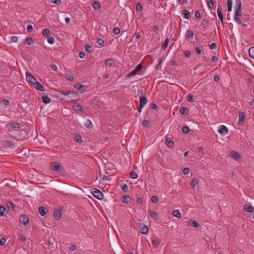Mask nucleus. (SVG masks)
Segmentation results:
<instances>
[{
  "label": "nucleus",
  "instance_id": "f257e3e1",
  "mask_svg": "<svg viewBox=\"0 0 254 254\" xmlns=\"http://www.w3.org/2000/svg\"><path fill=\"white\" fill-rule=\"evenodd\" d=\"M26 77L27 81L37 90L41 91L45 90V87L37 81V79L30 72H26Z\"/></svg>",
  "mask_w": 254,
  "mask_h": 254
},
{
  "label": "nucleus",
  "instance_id": "f03ea898",
  "mask_svg": "<svg viewBox=\"0 0 254 254\" xmlns=\"http://www.w3.org/2000/svg\"><path fill=\"white\" fill-rule=\"evenodd\" d=\"M143 68V66L141 64H138L135 67V68L131 71L127 75V78H129L133 76H135L138 74V72L141 71Z\"/></svg>",
  "mask_w": 254,
  "mask_h": 254
},
{
  "label": "nucleus",
  "instance_id": "7ed1b4c3",
  "mask_svg": "<svg viewBox=\"0 0 254 254\" xmlns=\"http://www.w3.org/2000/svg\"><path fill=\"white\" fill-rule=\"evenodd\" d=\"M235 10V14L237 15L241 16L242 14V9H241V2L240 0H235V5L234 7Z\"/></svg>",
  "mask_w": 254,
  "mask_h": 254
},
{
  "label": "nucleus",
  "instance_id": "20e7f679",
  "mask_svg": "<svg viewBox=\"0 0 254 254\" xmlns=\"http://www.w3.org/2000/svg\"><path fill=\"white\" fill-rule=\"evenodd\" d=\"M50 168L54 171H56L59 172H61L63 170V167L57 162H53L50 164Z\"/></svg>",
  "mask_w": 254,
  "mask_h": 254
},
{
  "label": "nucleus",
  "instance_id": "39448f33",
  "mask_svg": "<svg viewBox=\"0 0 254 254\" xmlns=\"http://www.w3.org/2000/svg\"><path fill=\"white\" fill-rule=\"evenodd\" d=\"M93 195L99 200H101L103 198V193L98 189H94L91 192Z\"/></svg>",
  "mask_w": 254,
  "mask_h": 254
},
{
  "label": "nucleus",
  "instance_id": "423d86ee",
  "mask_svg": "<svg viewBox=\"0 0 254 254\" xmlns=\"http://www.w3.org/2000/svg\"><path fill=\"white\" fill-rule=\"evenodd\" d=\"M2 145L3 146H0V149L3 152L5 151V150L9 149H14L16 150V149L14 147L15 144H2Z\"/></svg>",
  "mask_w": 254,
  "mask_h": 254
},
{
  "label": "nucleus",
  "instance_id": "0eeeda50",
  "mask_svg": "<svg viewBox=\"0 0 254 254\" xmlns=\"http://www.w3.org/2000/svg\"><path fill=\"white\" fill-rule=\"evenodd\" d=\"M20 222L24 225H26L29 222V217L25 214H22L19 218Z\"/></svg>",
  "mask_w": 254,
  "mask_h": 254
},
{
  "label": "nucleus",
  "instance_id": "6e6552de",
  "mask_svg": "<svg viewBox=\"0 0 254 254\" xmlns=\"http://www.w3.org/2000/svg\"><path fill=\"white\" fill-rule=\"evenodd\" d=\"M246 117V113L244 112H241L239 114L238 117V124L239 125H241L242 124L243 122H244L245 119Z\"/></svg>",
  "mask_w": 254,
  "mask_h": 254
},
{
  "label": "nucleus",
  "instance_id": "1a4fd4ad",
  "mask_svg": "<svg viewBox=\"0 0 254 254\" xmlns=\"http://www.w3.org/2000/svg\"><path fill=\"white\" fill-rule=\"evenodd\" d=\"M105 63L107 66L114 67L116 65V60L111 58L106 60Z\"/></svg>",
  "mask_w": 254,
  "mask_h": 254
},
{
  "label": "nucleus",
  "instance_id": "9d476101",
  "mask_svg": "<svg viewBox=\"0 0 254 254\" xmlns=\"http://www.w3.org/2000/svg\"><path fill=\"white\" fill-rule=\"evenodd\" d=\"M147 103V99L145 95L143 96L142 93L141 95L139 96V104L144 106Z\"/></svg>",
  "mask_w": 254,
  "mask_h": 254
},
{
  "label": "nucleus",
  "instance_id": "9b49d317",
  "mask_svg": "<svg viewBox=\"0 0 254 254\" xmlns=\"http://www.w3.org/2000/svg\"><path fill=\"white\" fill-rule=\"evenodd\" d=\"M48 243L49 249L52 251V250H54L55 247H54V244L55 242V239H49L47 240Z\"/></svg>",
  "mask_w": 254,
  "mask_h": 254
},
{
  "label": "nucleus",
  "instance_id": "f8f14e48",
  "mask_svg": "<svg viewBox=\"0 0 254 254\" xmlns=\"http://www.w3.org/2000/svg\"><path fill=\"white\" fill-rule=\"evenodd\" d=\"M139 227L141 229V233L146 234L148 232V227L144 224H139Z\"/></svg>",
  "mask_w": 254,
  "mask_h": 254
},
{
  "label": "nucleus",
  "instance_id": "ddd939ff",
  "mask_svg": "<svg viewBox=\"0 0 254 254\" xmlns=\"http://www.w3.org/2000/svg\"><path fill=\"white\" fill-rule=\"evenodd\" d=\"M218 131L221 134L225 135L228 132V129L225 126L222 125L220 126Z\"/></svg>",
  "mask_w": 254,
  "mask_h": 254
},
{
  "label": "nucleus",
  "instance_id": "4468645a",
  "mask_svg": "<svg viewBox=\"0 0 254 254\" xmlns=\"http://www.w3.org/2000/svg\"><path fill=\"white\" fill-rule=\"evenodd\" d=\"M72 107H73V109L75 112H79V111L81 112L83 110L82 107L81 106V105H80L79 104L74 103Z\"/></svg>",
  "mask_w": 254,
  "mask_h": 254
},
{
  "label": "nucleus",
  "instance_id": "2eb2a0df",
  "mask_svg": "<svg viewBox=\"0 0 254 254\" xmlns=\"http://www.w3.org/2000/svg\"><path fill=\"white\" fill-rule=\"evenodd\" d=\"M14 237L16 239L23 242H26L27 240V238L20 233H18Z\"/></svg>",
  "mask_w": 254,
  "mask_h": 254
},
{
  "label": "nucleus",
  "instance_id": "dca6fc26",
  "mask_svg": "<svg viewBox=\"0 0 254 254\" xmlns=\"http://www.w3.org/2000/svg\"><path fill=\"white\" fill-rule=\"evenodd\" d=\"M38 211L39 213L42 216H44L46 213L48 211V210L47 208L43 206H40L38 209Z\"/></svg>",
  "mask_w": 254,
  "mask_h": 254
},
{
  "label": "nucleus",
  "instance_id": "f3484780",
  "mask_svg": "<svg viewBox=\"0 0 254 254\" xmlns=\"http://www.w3.org/2000/svg\"><path fill=\"white\" fill-rule=\"evenodd\" d=\"M231 156L235 160H238L241 158L240 154L235 151L230 152Z\"/></svg>",
  "mask_w": 254,
  "mask_h": 254
},
{
  "label": "nucleus",
  "instance_id": "a211bd4d",
  "mask_svg": "<svg viewBox=\"0 0 254 254\" xmlns=\"http://www.w3.org/2000/svg\"><path fill=\"white\" fill-rule=\"evenodd\" d=\"M221 9L222 8H221V6L220 5L218 6V8H217V14H218V16L219 19L220 20V22H222V21L223 20V15H222V12H221Z\"/></svg>",
  "mask_w": 254,
  "mask_h": 254
},
{
  "label": "nucleus",
  "instance_id": "6ab92c4d",
  "mask_svg": "<svg viewBox=\"0 0 254 254\" xmlns=\"http://www.w3.org/2000/svg\"><path fill=\"white\" fill-rule=\"evenodd\" d=\"M122 200L126 203H129L131 200V197L129 195H124L122 196Z\"/></svg>",
  "mask_w": 254,
  "mask_h": 254
},
{
  "label": "nucleus",
  "instance_id": "aec40b11",
  "mask_svg": "<svg viewBox=\"0 0 254 254\" xmlns=\"http://www.w3.org/2000/svg\"><path fill=\"white\" fill-rule=\"evenodd\" d=\"M189 225L195 228H198L200 226V224L195 220H190L189 222Z\"/></svg>",
  "mask_w": 254,
  "mask_h": 254
},
{
  "label": "nucleus",
  "instance_id": "412c9836",
  "mask_svg": "<svg viewBox=\"0 0 254 254\" xmlns=\"http://www.w3.org/2000/svg\"><path fill=\"white\" fill-rule=\"evenodd\" d=\"M181 14L183 17L186 19H189L190 17V13L186 10H183L181 11Z\"/></svg>",
  "mask_w": 254,
  "mask_h": 254
},
{
  "label": "nucleus",
  "instance_id": "4be33fe9",
  "mask_svg": "<svg viewBox=\"0 0 254 254\" xmlns=\"http://www.w3.org/2000/svg\"><path fill=\"white\" fill-rule=\"evenodd\" d=\"M61 215H62V213H61V210H56L54 211V216L55 218L57 220H59L61 218Z\"/></svg>",
  "mask_w": 254,
  "mask_h": 254
},
{
  "label": "nucleus",
  "instance_id": "5701e85b",
  "mask_svg": "<svg viewBox=\"0 0 254 254\" xmlns=\"http://www.w3.org/2000/svg\"><path fill=\"white\" fill-rule=\"evenodd\" d=\"M244 209L248 212H252L254 210L253 207L249 204H245Z\"/></svg>",
  "mask_w": 254,
  "mask_h": 254
},
{
  "label": "nucleus",
  "instance_id": "b1692460",
  "mask_svg": "<svg viewBox=\"0 0 254 254\" xmlns=\"http://www.w3.org/2000/svg\"><path fill=\"white\" fill-rule=\"evenodd\" d=\"M42 99L43 102L45 104L49 103L51 102V99L48 96L43 95L42 96Z\"/></svg>",
  "mask_w": 254,
  "mask_h": 254
},
{
  "label": "nucleus",
  "instance_id": "393cba45",
  "mask_svg": "<svg viewBox=\"0 0 254 254\" xmlns=\"http://www.w3.org/2000/svg\"><path fill=\"white\" fill-rule=\"evenodd\" d=\"M6 205L7 207L9 209V210H14V204L10 201H6Z\"/></svg>",
  "mask_w": 254,
  "mask_h": 254
},
{
  "label": "nucleus",
  "instance_id": "a878e982",
  "mask_svg": "<svg viewBox=\"0 0 254 254\" xmlns=\"http://www.w3.org/2000/svg\"><path fill=\"white\" fill-rule=\"evenodd\" d=\"M84 126L90 129L93 127V125L90 120L88 119L84 124Z\"/></svg>",
  "mask_w": 254,
  "mask_h": 254
},
{
  "label": "nucleus",
  "instance_id": "bb28decb",
  "mask_svg": "<svg viewBox=\"0 0 254 254\" xmlns=\"http://www.w3.org/2000/svg\"><path fill=\"white\" fill-rule=\"evenodd\" d=\"M10 126L14 128H19L21 127L20 124L17 122L11 123Z\"/></svg>",
  "mask_w": 254,
  "mask_h": 254
},
{
  "label": "nucleus",
  "instance_id": "cd10ccee",
  "mask_svg": "<svg viewBox=\"0 0 254 254\" xmlns=\"http://www.w3.org/2000/svg\"><path fill=\"white\" fill-rule=\"evenodd\" d=\"M150 215L152 217L154 220H158V215L156 212L154 210L150 211Z\"/></svg>",
  "mask_w": 254,
  "mask_h": 254
},
{
  "label": "nucleus",
  "instance_id": "c85d7f7f",
  "mask_svg": "<svg viewBox=\"0 0 254 254\" xmlns=\"http://www.w3.org/2000/svg\"><path fill=\"white\" fill-rule=\"evenodd\" d=\"M24 43L28 45H31L34 43V40L31 37H28L25 39Z\"/></svg>",
  "mask_w": 254,
  "mask_h": 254
},
{
  "label": "nucleus",
  "instance_id": "c756f323",
  "mask_svg": "<svg viewBox=\"0 0 254 254\" xmlns=\"http://www.w3.org/2000/svg\"><path fill=\"white\" fill-rule=\"evenodd\" d=\"M68 72V71H65V77L70 81H73L74 80V77L72 75L69 74Z\"/></svg>",
  "mask_w": 254,
  "mask_h": 254
},
{
  "label": "nucleus",
  "instance_id": "7c9ffc66",
  "mask_svg": "<svg viewBox=\"0 0 254 254\" xmlns=\"http://www.w3.org/2000/svg\"><path fill=\"white\" fill-rule=\"evenodd\" d=\"M228 11L230 12L232 10L233 1L232 0H227Z\"/></svg>",
  "mask_w": 254,
  "mask_h": 254
},
{
  "label": "nucleus",
  "instance_id": "2f4dec72",
  "mask_svg": "<svg viewBox=\"0 0 254 254\" xmlns=\"http://www.w3.org/2000/svg\"><path fill=\"white\" fill-rule=\"evenodd\" d=\"M187 36L190 39H193V33L190 30H188L187 32Z\"/></svg>",
  "mask_w": 254,
  "mask_h": 254
},
{
  "label": "nucleus",
  "instance_id": "473e14b6",
  "mask_svg": "<svg viewBox=\"0 0 254 254\" xmlns=\"http://www.w3.org/2000/svg\"><path fill=\"white\" fill-rule=\"evenodd\" d=\"M93 7L94 9L98 10L100 8L101 5H100V3L98 1H96L93 2Z\"/></svg>",
  "mask_w": 254,
  "mask_h": 254
},
{
  "label": "nucleus",
  "instance_id": "72a5a7b5",
  "mask_svg": "<svg viewBox=\"0 0 254 254\" xmlns=\"http://www.w3.org/2000/svg\"><path fill=\"white\" fill-rule=\"evenodd\" d=\"M234 18L235 21L239 24L242 23V20L240 18V16L237 15L236 14H234Z\"/></svg>",
  "mask_w": 254,
  "mask_h": 254
},
{
  "label": "nucleus",
  "instance_id": "f704fd0d",
  "mask_svg": "<svg viewBox=\"0 0 254 254\" xmlns=\"http://www.w3.org/2000/svg\"><path fill=\"white\" fill-rule=\"evenodd\" d=\"M85 49L89 53H91L93 52V50L92 46L89 45H86L85 46Z\"/></svg>",
  "mask_w": 254,
  "mask_h": 254
},
{
  "label": "nucleus",
  "instance_id": "c9c22d12",
  "mask_svg": "<svg viewBox=\"0 0 254 254\" xmlns=\"http://www.w3.org/2000/svg\"><path fill=\"white\" fill-rule=\"evenodd\" d=\"M249 54L251 58L254 59V47H252L249 49Z\"/></svg>",
  "mask_w": 254,
  "mask_h": 254
},
{
  "label": "nucleus",
  "instance_id": "e433bc0d",
  "mask_svg": "<svg viewBox=\"0 0 254 254\" xmlns=\"http://www.w3.org/2000/svg\"><path fill=\"white\" fill-rule=\"evenodd\" d=\"M180 112L182 115H187L189 113V110L184 107H182L180 109Z\"/></svg>",
  "mask_w": 254,
  "mask_h": 254
},
{
  "label": "nucleus",
  "instance_id": "4c0bfd02",
  "mask_svg": "<svg viewBox=\"0 0 254 254\" xmlns=\"http://www.w3.org/2000/svg\"><path fill=\"white\" fill-rule=\"evenodd\" d=\"M142 125L146 127H151V124L149 120L143 121Z\"/></svg>",
  "mask_w": 254,
  "mask_h": 254
},
{
  "label": "nucleus",
  "instance_id": "58836bf2",
  "mask_svg": "<svg viewBox=\"0 0 254 254\" xmlns=\"http://www.w3.org/2000/svg\"><path fill=\"white\" fill-rule=\"evenodd\" d=\"M74 139L75 141L79 142L82 141L81 136L79 134L74 135Z\"/></svg>",
  "mask_w": 254,
  "mask_h": 254
},
{
  "label": "nucleus",
  "instance_id": "ea45409f",
  "mask_svg": "<svg viewBox=\"0 0 254 254\" xmlns=\"http://www.w3.org/2000/svg\"><path fill=\"white\" fill-rule=\"evenodd\" d=\"M198 181L197 179L194 178L192 179L190 183V185L192 188H194L196 185L198 183Z\"/></svg>",
  "mask_w": 254,
  "mask_h": 254
},
{
  "label": "nucleus",
  "instance_id": "a19ab883",
  "mask_svg": "<svg viewBox=\"0 0 254 254\" xmlns=\"http://www.w3.org/2000/svg\"><path fill=\"white\" fill-rule=\"evenodd\" d=\"M136 9L138 11H141L143 10L142 6L140 2H137L136 4Z\"/></svg>",
  "mask_w": 254,
  "mask_h": 254
},
{
  "label": "nucleus",
  "instance_id": "79ce46f5",
  "mask_svg": "<svg viewBox=\"0 0 254 254\" xmlns=\"http://www.w3.org/2000/svg\"><path fill=\"white\" fill-rule=\"evenodd\" d=\"M84 87V85L80 84V83H77L75 85V88L78 90H82L83 88Z\"/></svg>",
  "mask_w": 254,
  "mask_h": 254
},
{
  "label": "nucleus",
  "instance_id": "37998d69",
  "mask_svg": "<svg viewBox=\"0 0 254 254\" xmlns=\"http://www.w3.org/2000/svg\"><path fill=\"white\" fill-rule=\"evenodd\" d=\"M47 40L48 43L50 44H53L55 42V39L54 37L52 36H48Z\"/></svg>",
  "mask_w": 254,
  "mask_h": 254
},
{
  "label": "nucleus",
  "instance_id": "c03bdc74",
  "mask_svg": "<svg viewBox=\"0 0 254 254\" xmlns=\"http://www.w3.org/2000/svg\"><path fill=\"white\" fill-rule=\"evenodd\" d=\"M50 33V30L49 29H44L42 31V34L44 36L48 35Z\"/></svg>",
  "mask_w": 254,
  "mask_h": 254
},
{
  "label": "nucleus",
  "instance_id": "a18cd8bd",
  "mask_svg": "<svg viewBox=\"0 0 254 254\" xmlns=\"http://www.w3.org/2000/svg\"><path fill=\"white\" fill-rule=\"evenodd\" d=\"M5 210V208L2 205H0V215L4 216V211Z\"/></svg>",
  "mask_w": 254,
  "mask_h": 254
},
{
  "label": "nucleus",
  "instance_id": "49530a36",
  "mask_svg": "<svg viewBox=\"0 0 254 254\" xmlns=\"http://www.w3.org/2000/svg\"><path fill=\"white\" fill-rule=\"evenodd\" d=\"M169 41L168 38H167L165 40V41H164V42L163 43V46H162V48H163V50H165V49H166L167 48V47H168V44H169Z\"/></svg>",
  "mask_w": 254,
  "mask_h": 254
},
{
  "label": "nucleus",
  "instance_id": "de8ad7c7",
  "mask_svg": "<svg viewBox=\"0 0 254 254\" xmlns=\"http://www.w3.org/2000/svg\"><path fill=\"white\" fill-rule=\"evenodd\" d=\"M207 6L209 8H212L214 7V2L212 0H209L207 1Z\"/></svg>",
  "mask_w": 254,
  "mask_h": 254
},
{
  "label": "nucleus",
  "instance_id": "09e8293b",
  "mask_svg": "<svg viewBox=\"0 0 254 254\" xmlns=\"http://www.w3.org/2000/svg\"><path fill=\"white\" fill-rule=\"evenodd\" d=\"M130 177L131 179H134L138 177V175L135 172H132L130 174Z\"/></svg>",
  "mask_w": 254,
  "mask_h": 254
},
{
  "label": "nucleus",
  "instance_id": "8fccbe9b",
  "mask_svg": "<svg viewBox=\"0 0 254 254\" xmlns=\"http://www.w3.org/2000/svg\"><path fill=\"white\" fill-rule=\"evenodd\" d=\"M18 41V38L16 36H13L10 38V41L11 42H17Z\"/></svg>",
  "mask_w": 254,
  "mask_h": 254
},
{
  "label": "nucleus",
  "instance_id": "3c124183",
  "mask_svg": "<svg viewBox=\"0 0 254 254\" xmlns=\"http://www.w3.org/2000/svg\"><path fill=\"white\" fill-rule=\"evenodd\" d=\"M121 188L126 192H127L128 190V186L126 184H124L123 185H121Z\"/></svg>",
  "mask_w": 254,
  "mask_h": 254
},
{
  "label": "nucleus",
  "instance_id": "603ef678",
  "mask_svg": "<svg viewBox=\"0 0 254 254\" xmlns=\"http://www.w3.org/2000/svg\"><path fill=\"white\" fill-rule=\"evenodd\" d=\"M189 128L187 126H185V127H184L182 128V132L184 133H187L189 132Z\"/></svg>",
  "mask_w": 254,
  "mask_h": 254
},
{
  "label": "nucleus",
  "instance_id": "864d4df0",
  "mask_svg": "<svg viewBox=\"0 0 254 254\" xmlns=\"http://www.w3.org/2000/svg\"><path fill=\"white\" fill-rule=\"evenodd\" d=\"M150 108L151 109L155 110V109H156L157 108V105L155 103H151L150 104Z\"/></svg>",
  "mask_w": 254,
  "mask_h": 254
},
{
  "label": "nucleus",
  "instance_id": "5fc2aeb1",
  "mask_svg": "<svg viewBox=\"0 0 254 254\" xmlns=\"http://www.w3.org/2000/svg\"><path fill=\"white\" fill-rule=\"evenodd\" d=\"M113 32L114 34L118 35L120 33V29L118 27H115L113 29Z\"/></svg>",
  "mask_w": 254,
  "mask_h": 254
},
{
  "label": "nucleus",
  "instance_id": "6e6d98bb",
  "mask_svg": "<svg viewBox=\"0 0 254 254\" xmlns=\"http://www.w3.org/2000/svg\"><path fill=\"white\" fill-rule=\"evenodd\" d=\"M217 47V45L215 43H211L210 45H209V48L211 50H215L216 49Z\"/></svg>",
  "mask_w": 254,
  "mask_h": 254
},
{
  "label": "nucleus",
  "instance_id": "4d7b16f0",
  "mask_svg": "<svg viewBox=\"0 0 254 254\" xmlns=\"http://www.w3.org/2000/svg\"><path fill=\"white\" fill-rule=\"evenodd\" d=\"M151 201L152 202L155 203L158 202V198L156 195H153L151 197Z\"/></svg>",
  "mask_w": 254,
  "mask_h": 254
},
{
  "label": "nucleus",
  "instance_id": "13d9d810",
  "mask_svg": "<svg viewBox=\"0 0 254 254\" xmlns=\"http://www.w3.org/2000/svg\"><path fill=\"white\" fill-rule=\"evenodd\" d=\"M101 179L104 181V180H111V176H106V175H103V176L102 177Z\"/></svg>",
  "mask_w": 254,
  "mask_h": 254
},
{
  "label": "nucleus",
  "instance_id": "bf43d9fd",
  "mask_svg": "<svg viewBox=\"0 0 254 254\" xmlns=\"http://www.w3.org/2000/svg\"><path fill=\"white\" fill-rule=\"evenodd\" d=\"M61 94L65 96L66 95L68 96L69 95H71V94L73 95V93L71 91H68L66 92H62L61 93Z\"/></svg>",
  "mask_w": 254,
  "mask_h": 254
},
{
  "label": "nucleus",
  "instance_id": "052dcab7",
  "mask_svg": "<svg viewBox=\"0 0 254 254\" xmlns=\"http://www.w3.org/2000/svg\"><path fill=\"white\" fill-rule=\"evenodd\" d=\"M152 244L155 246H158L159 244H160L159 241H158L156 239L153 240L152 241Z\"/></svg>",
  "mask_w": 254,
  "mask_h": 254
},
{
  "label": "nucleus",
  "instance_id": "680f3d73",
  "mask_svg": "<svg viewBox=\"0 0 254 254\" xmlns=\"http://www.w3.org/2000/svg\"><path fill=\"white\" fill-rule=\"evenodd\" d=\"M51 2L54 4L60 5L62 1L61 0H51Z\"/></svg>",
  "mask_w": 254,
  "mask_h": 254
},
{
  "label": "nucleus",
  "instance_id": "e2e57ef3",
  "mask_svg": "<svg viewBox=\"0 0 254 254\" xmlns=\"http://www.w3.org/2000/svg\"><path fill=\"white\" fill-rule=\"evenodd\" d=\"M188 100L190 102H191L193 101V96L191 94H189L188 95Z\"/></svg>",
  "mask_w": 254,
  "mask_h": 254
},
{
  "label": "nucleus",
  "instance_id": "0e129e2a",
  "mask_svg": "<svg viewBox=\"0 0 254 254\" xmlns=\"http://www.w3.org/2000/svg\"><path fill=\"white\" fill-rule=\"evenodd\" d=\"M97 42L100 46H103L104 45V41L102 39H99L97 41Z\"/></svg>",
  "mask_w": 254,
  "mask_h": 254
},
{
  "label": "nucleus",
  "instance_id": "69168bd1",
  "mask_svg": "<svg viewBox=\"0 0 254 254\" xmlns=\"http://www.w3.org/2000/svg\"><path fill=\"white\" fill-rule=\"evenodd\" d=\"M6 242V239L4 238L0 239V246H3Z\"/></svg>",
  "mask_w": 254,
  "mask_h": 254
},
{
  "label": "nucleus",
  "instance_id": "338daca9",
  "mask_svg": "<svg viewBox=\"0 0 254 254\" xmlns=\"http://www.w3.org/2000/svg\"><path fill=\"white\" fill-rule=\"evenodd\" d=\"M190 172V169L189 168H186L183 169V173L185 174H188Z\"/></svg>",
  "mask_w": 254,
  "mask_h": 254
},
{
  "label": "nucleus",
  "instance_id": "774afa93",
  "mask_svg": "<svg viewBox=\"0 0 254 254\" xmlns=\"http://www.w3.org/2000/svg\"><path fill=\"white\" fill-rule=\"evenodd\" d=\"M27 29L28 32H31L33 30V26L32 25H28L27 27Z\"/></svg>",
  "mask_w": 254,
  "mask_h": 254
}]
</instances>
